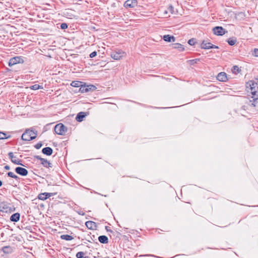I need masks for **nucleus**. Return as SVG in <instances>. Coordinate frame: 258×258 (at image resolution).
Here are the masks:
<instances>
[{"label":"nucleus","mask_w":258,"mask_h":258,"mask_svg":"<svg viewBox=\"0 0 258 258\" xmlns=\"http://www.w3.org/2000/svg\"><path fill=\"white\" fill-rule=\"evenodd\" d=\"M246 90L250 91L252 96H258V82L253 80L249 81L246 84Z\"/></svg>","instance_id":"obj_1"},{"label":"nucleus","mask_w":258,"mask_h":258,"mask_svg":"<svg viewBox=\"0 0 258 258\" xmlns=\"http://www.w3.org/2000/svg\"><path fill=\"white\" fill-rule=\"evenodd\" d=\"M15 210V207L13 204L6 202H1V212L11 214Z\"/></svg>","instance_id":"obj_2"},{"label":"nucleus","mask_w":258,"mask_h":258,"mask_svg":"<svg viewBox=\"0 0 258 258\" xmlns=\"http://www.w3.org/2000/svg\"><path fill=\"white\" fill-rule=\"evenodd\" d=\"M37 137V131L27 130L22 135V139L26 141H30L35 139Z\"/></svg>","instance_id":"obj_3"},{"label":"nucleus","mask_w":258,"mask_h":258,"mask_svg":"<svg viewBox=\"0 0 258 258\" xmlns=\"http://www.w3.org/2000/svg\"><path fill=\"white\" fill-rule=\"evenodd\" d=\"M55 133L59 135H64L67 132L68 128L62 123L57 124L54 128Z\"/></svg>","instance_id":"obj_4"},{"label":"nucleus","mask_w":258,"mask_h":258,"mask_svg":"<svg viewBox=\"0 0 258 258\" xmlns=\"http://www.w3.org/2000/svg\"><path fill=\"white\" fill-rule=\"evenodd\" d=\"M24 62V60L23 57L17 56L10 58L8 62V64L10 67H12L17 63H23Z\"/></svg>","instance_id":"obj_5"},{"label":"nucleus","mask_w":258,"mask_h":258,"mask_svg":"<svg viewBox=\"0 0 258 258\" xmlns=\"http://www.w3.org/2000/svg\"><path fill=\"white\" fill-rule=\"evenodd\" d=\"M11 230L9 228H6L5 231H3L1 232V242H5L8 239H10V238L11 236Z\"/></svg>","instance_id":"obj_6"},{"label":"nucleus","mask_w":258,"mask_h":258,"mask_svg":"<svg viewBox=\"0 0 258 258\" xmlns=\"http://www.w3.org/2000/svg\"><path fill=\"white\" fill-rule=\"evenodd\" d=\"M213 33L218 36H222L225 34V30L221 26H216L213 29Z\"/></svg>","instance_id":"obj_7"},{"label":"nucleus","mask_w":258,"mask_h":258,"mask_svg":"<svg viewBox=\"0 0 258 258\" xmlns=\"http://www.w3.org/2000/svg\"><path fill=\"white\" fill-rule=\"evenodd\" d=\"M201 47L202 49H209L211 48H219L218 46L212 44L210 42H208L206 40H203L201 43Z\"/></svg>","instance_id":"obj_8"},{"label":"nucleus","mask_w":258,"mask_h":258,"mask_svg":"<svg viewBox=\"0 0 258 258\" xmlns=\"http://www.w3.org/2000/svg\"><path fill=\"white\" fill-rule=\"evenodd\" d=\"M124 54L125 53L123 51L119 50L118 51L112 52L111 54V56L115 60H119L123 56Z\"/></svg>","instance_id":"obj_9"},{"label":"nucleus","mask_w":258,"mask_h":258,"mask_svg":"<svg viewBox=\"0 0 258 258\" xmlns=\"http://www.w3.org/2000/svg\"><path fill=\"white\" fill-rule=\"evenodd\" d=\"M15 172L17 174L23 176H26L28 173V172L26 169L21 167H16L15 168Z\"/></svg>","instance_id":"obj_10"},{"label":"nucleus","mask_w":258,"mask_h":258,"mask_svg":"<svg viewBox=\"0 0 258 258\" xmlns=\"http://www.w3.org/2000/svg\"><path fill=\"white\" fill-rule=\"evenodd\" d=\"M55 193L44 192L39 194L38 198L41 200H45L52 196L55 195Z\"/></svg>","instance_id":"obj_11"},{"label":"nucleus","mask_w":258,"mask_h":258,"mask_svg":"<svg viewBox=\"0 0 258 258\" xmlns=\"http://www.w3.org/2000/svg\"><path fill=\"white\" fill-rule=\"evenodd\" d=\"M137 0H127L124 4V6L126 8H134L137 6Z\"/></svg>","instance_id":"obj_12"},{"label":"nucleus","mask_w":258,"mask_h":258,"mask_svg":"<svg viewBox=\"0 0 258 258\" xmlns=\"http://www.w3.org/2000/svg\"><path fill=\"white\" fill-rule=\"evenodd\" d=\"M9 156L10 158L11 159V161L13 163H14V164H17V165H23L21 163V160L20 159H15L16 157L14 156L13 153L10 152L9 153Z\"/></svg>","instance_id":"obj_13"},{"label":"nucleus","mask_w":258,"mask_h":258,"mask_svg":"<svg viewBox=\"0 0 258 258\" xmlns=\"http://www.w3.org/2000/svg\"><path fill=\"white\" fill-rule=\"evenodd\" d=\"M217 79L221 82H226L227 80V75L224 72L219 73L217 76Z\"/></svg>","instance_id":"obj_14"},{"label":"nucleus","mask_w":258,"mask_h":258,"mask_svg":"<svg viewBox=\"0 0 258 258\" xmlns=\"http://www.w3.org/2000/svg\"><path fill=\"white\" fill-rule=\"evenodd\" d=\"M86 227L91 230L96 229L97 228L96 223L92 221H88L85 223Z\"/></svg>","instance_id":"obj_15"},{"label":"nucleus","mask_w":258,"mask_h":258,"mask_svg":"<svg viewBox=\"0 0 258 258\" xmlns=\"http://www.w3.org/2000/svg\"><path fill=\"white\" fill-rule=\"evenodd\" d=\"M20 214L19 213H15L11 215L10 220L12 222H17L20 220Z\"/></svg>","instance_id":"obj_16"},{"label":"nucleus","mask_w":258,"mask_h":258,"mask_svg":"<svg viewBox=\"0 0 258 258\" xmlns=\"http://www.w3.org/2000/svg\"><path fill=\"white\" fill-rule=\"evenodd\" d=\"M251 98H252V100L249 101V103H251V105L258 108V96L257 95L252 96Z\"/></svg>","instance_id":"obj_17"},{"label":"nucleus","mask_w":258,"mask_h":258,"mask_svg":"<svg viewBox=\"0 0 258 258\" xmlns=\"http://www.w3.org/2000/svg\"><path fill=\"white\" fill-rule=\"evenodd\" d=\"M42 152L46 155L50 156L53 153V150L50 147H45L42 149Z\"/></svg>","instance_id":"obj_18"},{"label":"nucleus","mask_w":258,"mask_h":258,"mask_svg":"<svg viewBox=\"0 0 258 258\" xmlns=\"http://www.w3.org/2000/svg\"><path fill=\"white\" fill-rule=\"evenodd\" d=\"M86 116V113L84 112H80L77 115L76 119L78 122H81Z\"/></svg>","instance_id":"obj_19"},{"label":"nucleus","mask_w":258,"mask_h":258,"mask_svg":"<svg viewBox=\"0 0 258 258\" xmlns=\"http://www.w3.org/2000/svg\"><path fill=\"white\" fill-rule=\"evenodd\" d=\"M1 250L5 253L9 254L13 252V248L10 246H4L2 247Z\"/></svg>","instance_id":"obj_20"},{"label":"nucleus","mask_w":258,"mask_h":258,"mask_svg":"<svg viewBox=\"0 0 258 258\" xmlns=\"http://www.w3.org/2000/svg\"><path fill=\"white\" fill-rule=\"evenodd\" d=\"M99 241L103 244H106L108 242V238L105 235H101L98 237Z\"/></svg>","instance_id":"obj_21"},{"label":"nucleus","mask_w":258,"mask_h":258,"mask_svg":"<svg viewBox=\"0 0 258 258\" xmlns=\"http://www.w3.org/2000/svg\"><path fill=\"white\" fill-rule=\"evenodd\" d=\"M163 40L166 42L175 41V37L170 35H165L163 36Z\"/></svg>","instance_id":"obj_22"},{"label":"nucleus","mask_w":258,"mask_h":258,"mask_svg":"<svg viewBox=\"0 0 258 258\" xmlns=\"http://www.w3.org/2000/svg\"><path fill=\"white\" fill-rule=\"evenodd\" d=\"M41 164L45 167H52V164L45 159H43L42 160Z\"/></svg>","instance_id":"obj_23"},{"label":"nucleus","mask_w":258,"mask_h":258,"mask_svg":"<svg viewBox=\"0 0 258 258\" xmlns=\"http://www.w3.org/2000/svg\"><path fill=\"white\" fill-rule=\"evenodd\" d=\"M173 48L174 49H177L180 51H183L184 50L183 46L180 43H174L172 45Z\"/></svg>","instance_id":"obj_24"},{"label":"nucleus","mask_w":258,"mask_h":258,"mask_svg":"<svg viewBox=\"0 0 258 258\" xmlns=\"http://www.w3.org/2000/svg\"><path fill=\"white\" fill-rule=\"evenodd\" d=\"M60 237L61 239L65 240L67 241H70L74 239V238L71 235L67 234L61 235Z\"/></svg>","instance_id":"obj_25"},{"label":"nucleus","mask_w":258,"mask_h":258,"mask_svg":"<svg viewBox=\"0 0 258 258\" xmlns=\"http://www.w3.org/2000/svg\"><path fill=\"white\" fill-rule=\"evenodd\" d=\"M82 84V82L78 81H74L71 83V85L74 87H80L81 86Z\"/></svg>","instance_id":"obj_26"},{"label":"nucleus","mask_w":258,"mask_h":258,"mask_svg":"<svg viewBox=\"0 0 258 258\" xmlns=\"http://www.w3.org/2000/svg\"><path fill=\"white\" fill-rule=\"evenodd\" d=\"M1 140L9 139L11 137L10 133H6L5 132H1Z\"/></svg>","instance_id":"obj_27"},{"label":"nucleus","mask_w":258,"mask_h":258,"mask_svg":"<svg viewBox=\"0 0 258 258\" xmlns=\"http://www.w3.org/2000/svg\"><path fill=\"white\" fill-rule=\"evenodd\" d=\"M87 92L93 91L95 90L97 88L93 85H86Z\"/></svg>","instance_id":"obj_28"},{"label":"nucleus","mask_w":258,"mask_h":258,"mask_svg":"<svg viewBox=\"0 0 258 258\" xmlns=\"http://www.w3.org/2000/svg\"><path fill=\"white\" fill-rule=\"evenodd\" d=\"M232 71L233 73L235 74H237L241 71V69L238 66H234L233 67Z\"/></svg>","instance_id":"obj_29"},{"label":"nucleus","mask_w":258,"mask_h":258,"mask_svg":"<svg viewBox=\"0 0 258 258\" xmlns=\"http://www.w3.org/2000/svg\"><path fill=\"white\" fill-rule=\"evenodd\" d=\"M86 85L85 84L82 85L80 87L79 91L81 93H87Z\"/></svg>","instance_id":"obj_30"},{"label":"nucleus","mask_w":258,"mask_h":258,"mask_svg":"<svg viewBox=\"0 0 258 258\" xmlns=\"http://www.w3.org/2000/svg\"><path fill=\"white\" fill-rule=\"evenodd\" d=\"M7 175L8 176L13 178L16 180H18V179H19V177L12 172H9L7 173Z\"/></svg>","instance_id":"obj_31"},{"label":"nucleus","mask_w":258,"mask_h":258,"mask_svg":"<svg viewBox=\"0 0 258 258\" xmlns=\"http://www.w3.org/2000/svg\"><path fill=\"white\" fill-rule=\"evenodd\" d=\"M237 40H236V38H232V39H229L228 40H227V42L228 43L231 45V46H233L235 44Z\"/></svg>","instance_id":"obj_32"},{"label":"nucleus","mask_w":258,"mask_h":258,"mask_svg":"<svg viewBox=\"0 0 258 258\" xmlns=\"http://www.w3.org/2000/svg\"><path fill=\"white\" fill-rule=\"evenodd\" d=\"M30 88L32 90H36L39 89H42V87H41V86H40L38 84H35V85L31 86Z\"/></svg>","instance_id":"obj_33"},{"label":"nucleus","mask_w":258,"mask_h":258,"mask_svg":"<svg viewBox=\"0 0 258 258\" xmlns=\"http://www.w3.org/2000/svg\"><path fill=\"white\" fill-rule=\"evenodd\" d=\"M84 252L83 251H80L77 252L76 254V257L77 258H87L86 257H84Z\"/></svg>","instance_id":"obj_34"},{"label":"nucleus","mask_w":258,"mask_h":258,"mask_svg":"<svg viewBox=\"0 0 258 258\" xmlns=\"http://www.w3.org/2000/svg\"><path fill=\"white\" fill-rule=\"evenodd\" d=\"M196 41V39H194V38H191L190 39H189L188 41V43L190 45H194L195 44Z\"/></svg>","instance_id":"obj_35"},{"label":"nucleus","mask_w":258,"mask_h":258,"mask_svg":"<svg viewBox=\"0 0 258 258\" xmlns=\"http://www.w3.org/2000/svg\"><path fill=\"white\" fill-rule=\"evenodd\" d=\"M200 61V59L196 58L192 60H189L190 62V64H194L195 63H198Z\"/></svg>","instance_id":"obj_36"},{"label":"nucleus","mask_w":258,"mask_h":258,"mask_svg":"<svg viewBox=\"0 0 258 258\" xmlns=\"http://www.w3.org/2000/svg\"><path fill=\"white\" fill-rule=\"evenodd\" d=\"M168 11L171 14H174V7L171 5H170L168 8Z\"/></svg>","instance_id":"obj_37"},{"label":"nucleus","mask_w":258,"mask_h":258,"mask_svg":"<svg viewBox=\"0 0 258 258\" xmlns=\"http://www.w3.org/2000/svg\"><path fill=\"white\" fill-rule=\"evenodd\" d=\"M68 26L67 24L63 23L60 24V28L61 29H66L68 28Z\"/></svg>","instance_id":"obj_38"},{"label":"nucleus","mask_w":258,"mask_h":258,"mask_svg":"<svg viewBox=\"0 0 258 258\" xmlns=\"http://www.w3.org/2000/svg\"><path fill=\"white\" fill-rule=\"evenodd\" d=\"M42 146V144L41 142H38L35 145V148L37 149H39Z\"/></svg>","instance_id":"obj_39"},{"label":"nucleus","mask_w":258,"mask_h":258,"mask_svg":"<svg viewBox=\"0 0 258 258\" xmlns=\"http://www.w3.org/2000/svg\"><path fill=\"white\" fill-rule=\"evenodd\" d=\"M97 52L96 51H94L90 53V57L93 58L97 55Z\"/></svg>","instance_id":"obj_40"},{"label":"nucleus","mask_w":258,"mask_h":258,"mask_svg":"<svg viewBox=\"0 0 258 258\" xmlns=\"http://www.w3.org/2000/svg\"><path fill=\"white\" fill-rule=\"evenodd\" d=\"M253 55L255 56H258V49L255 48L253 51Z\"/></svg>","instance_id":"obj_41"},{"label":"nucleus","mask_w":258,"mask_h":258,"mask_svg":"<svg viewBox=\"0 0 258 258\" xmlns=\"http://www.w3.org/2000/svg\"><path fill=\"white\" fill-rule=\"evenodd\" d=\"M35 158H36L37 159L40 160L41 162L44 159V158H41L40 156H38V155L35 156Z\"/></svg>","instance_id":"obj_42"},{"label":"nucleus","mask_w":258,"mask_h":258,"mask_svg":"<svg viewBox=\"0 0 258 258\" xmlns=\"http://www.w3.org/2000/svg\"><path fill=\"white\" fill-rule=\"evenodd\" d=\"M4 168L6 170H9L10 169V167L9 165H6Z\"/></svg>","instance_id":"obj_43"},{"label":"nucleus","mask_w":258,"mask_h":258,"mask_svg":"<svg viewBox=\"0 0 258 258\" xmlns=\"http://www.w3.org/2000/svg\"><path fill=\"white\" fill-rule=\"evenodd\" d=\"M168 11H167V10L164 11V15L165 16H166V15L168 14Z\"/></svg>","instance_id":"obj_44"},{"label":"nucleus","mask_w":258,"mask_h":258,"mask_svg":"<svg viewBox=\"0 0 258 258\" xmlns=\"http://www.w3.org/2000/svg\"><path fill=\"white\" fill-rule=\"evenodd\" d=\"M245 106H243L242 107H241V109H243V110H245Z\"/></svg>","instance_id":"obj_45"},{"label":"nucleus","mask_w":258,"mask_h":258,"mask_svg":"<svg viewBox=\"0 0 258 258\" xmlns=\"http://www.w3.org/2000/svg\"><path fill=\"white\" fill-rule=\"evenodd\" d=\"M105 228H106V229L107 230V231H109V230H108V227H107V226H106Z\"/></svg>","instance_id":"obj_46"},{"label":"nucleus","mask_w":258,"mask_h":258,"mask_svg":"<svg viewBox=\"0 0 258 258\" xmlns=\"http://www.w3.org/2000/svg\"><path fill=\"white\" fill-rule=\"evenodd\" d=\"M240 111H241V110H239V113H240V114H242V112Z\"/></svg>","instance_id":"obj_47"},{"label":"nucleus","mask_w":258,"mask_h":258,"mask_svg":"<svg viewBox=\"0 0 258 258\" xmlns=\"http://www.w3.org/2000/svg\"><path fill=\"white\" fill-rule=\"evenodd\" d=\"M1 186H2V184H3V183H2V181H1Z\"/></svg>","instance_id":"obj_48"}]
</instances>
